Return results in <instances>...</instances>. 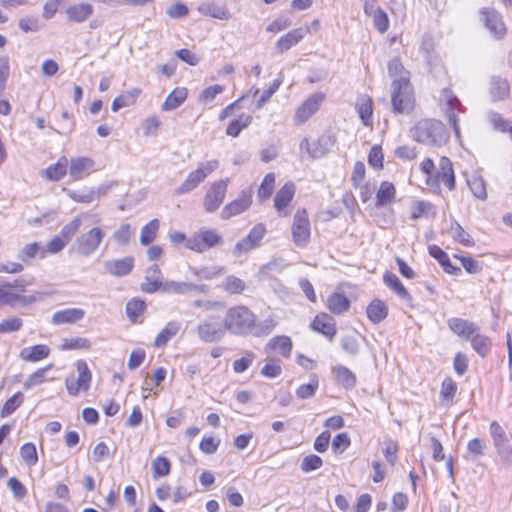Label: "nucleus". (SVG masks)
Segmentation results:
<instances>
[{"mask_svg": "<svg viewBox=\"0 0 512 512\" xmlns=\"http://www.w3.org/2000/svg\"><path fill=\"white\" fill-rule=\"evenodd\" d=\"M411 136L415 141L431 147H440L449 138L444 124L433 119L420 120L411 129Z\"/></svg>", "mask_w": 512, "mask_h": 512, "instance_id": "obj_1", "label": "nucleus"}, {"mask_svg": "<svg viewBox=\"0 0 512 512\" xmlns=\"http://www.w3.org/2000/svg\"><path fill=\"white\" fill-rule=\"evenodd\" d=\"M255 314L246 306L238 305L227 310L224 317V327L231 334L247 336L254 328Z\"/></svg>", "mask_w": 512, "mask_h": 512, "instance_id": "obj_2", "label": "nucleus"}, {"mask_svg": "<svg viewBox=\"0 0 512 512\" xmlns=\"http://www.w3.org/2000/svg\"><path fill=\"white\" fill-rule=\"evenodd\" d=\"M391 103L394 113H409L413 109L414 93L408 76H401L392 82Z\"/></svg>", "mask_w": 512, "mask_h": 512, "instance_id": "obj_3", "label": "nucleus"}, {"mask_svg": "<svg viewBox=\"0 0 512 512\" xmlns=\"http://www.w3.org/2000/svg\"><path fill=\"white\" fill-rule=\"evenodd\" d=\"M25 285L21 280H15L14 282H6L0 285V307L11 306L14 307L17 304L27 305L36 301V297L25 296Z\"/></svg>", "mask_w": 512, "mask_h": 512, "instance_id": "obj_4", "label": "nucleus"}, {"mask_svg": "<svg viewBox=\"0 0 512 512\" xmlns=\"http://www.w3.org/2000/svg\"><path fill=\"white\" fill-rule=\"evenodd\" d=\"M222 236L214 229H201L186 241V248L198 253L221 246Z\"/></svg>", "mask_w": 512, "mask_h": 512, "instance_id": "obj_5", "label": "nucleus"}, {"mask_svg": "<svg viewBox=\"0 0 512 512\" xmlns=\"http://www.w3.org/2000/svg\"><path fill=\"white\" fill-rule=\"evenodd\" d=\"M219 167L218 160H210L199 164L197 169L190 172L185 181L175 190V194L181 195L193 191L205 178Z\"/></svg>", "mask_w": 512, "mask_h": 512, "instance_id": "obj_6", "label": "nucleus"}, {"mask_svg": "<svg viewBox=\"0 0 512 512\" xmlns=\"http://www.w3.org/2000/svg\"><path fill=\"white\" fill-rule=\"evenodd\" d=\"M104 235L105 234L101 228L93 227L89 231L77 237L72 246V250L82 257H88L98 249Z\"/></svg>", "mask_w": 512, "mask_h": 512, "instance_id": "obj_7", "label": "nucleus"}, {"mask_svg": "<svg viewBox=\"0 0 512 512\" xmlns=\"http://www.w3.org/2000/svg\"><path fill=\"white\" fill-rule=\"evenodd\" d=\"M439 101H440L442 110L444 111L445 115L447 116L449 124L452 126V128L454 130L455 136L457 138H459L460 137V129L458 126L457 113H460L463 111L461 102L454 95V93L448 88H445L441 91Z\"/></svg>", "mask_w": 512, "mask_h": 512, "instance_id": "obj_8", "label": "nucleus"}, {"mask_svg": "<svg viewBox=\"0 0 512 512\" xmlns=\"http://www.w3.org/2000/svg\"><path fill=\"white\" fill-rule=\"evenodd\" d=\"M490 435L493 445L502 460L512 461V445L509 443L508 436L504 428L496 421L490 423Z\"/></svg>", "mask_w": 512, "mask_h": 512, "instance_id": "obj_9", "label": "nucleus"}, {"mask_svg": "<svg viewBox=\"0 0 512 512\" xmlns=\"http://www.w3.org/2000/svg\"><path fill=\"white\" fill-rule=\"evenodd\" d=\"M293 242L298 247H304L310 240V222L305 210H298L292 223Z\"/></svg>", "mask_w": 512, "mask_h": 512, "instance_id": "obj_10", "label": "nucleus"}, {"mask_svg": "<svg viewBox=\"0 0 512 512\" xmlns=\"http://www.w3.org/2000/svg\"><path fill=\"white\" fill-rule=\"evenodd\" d=\"M266 233L263 224L255 225L249 234L236 243L233 249V256L236 258L241 257L243 254L257 248Z\"/></svg>", "mask_w": 512, "mask_h": 512, "instance_id": "obj_11", "label": "nucleus"}, {"mask_svg": "<svg viewBox=\"0 0 512 512\" xmlns=\"http://www.w3.org/2000/svg\"><path fill=\"white\" fill-rule=\"evenodd\" d=\"M225 330L220 323L205 319L200 321L194 332L201 341L212 343L220 341L225 335Z\"/></svg>", "mask_w": 512, "mask_h": 512, "instance_id": "obj_12", "label": "nucleus"}, {"mask_svg": "<svg viewBox=\"0 0 512 512\" xmlns=\"http://www.w3.org/2000/svg\"><path fill=\"white\" fill-rule=\"evenodd\" d=\"M78 378L73 377L66 379V388L71 395H77L80 390H88L91 382V373L84 360L76 362Z\"/></svg>", "mask_w": 512, "mask_h": 512, "instance_id": "obj_13", "label": "nucleus"}, {"mask_svg": "<svg viewBox=\"0 0 512 512\" xmlns=\"http://www.w3.org/2000/svg\"><path fill=\"white\" fill-rule=\"evenodd\" d=\"M227 192V181L219 180L214 182L204 197V208L206 212H215L223 203Z\"/></svg>", "mask_w": 512, "mask_h": 512, "instance_id": "obj_14", "label": "nucleus"}, {"mask_svg": "<svg viewBox=\"0 0 512 512\" xmlns=\"http://www.w3.org/2000/svg\"><path fill=\"white\" fill-rule=\"evenodd\" d=\"M324 99L323 93H314L305 100L296 110L294 122L296 125L304 124L313 114H315Z\"/></svg>", "mask_w": 512, "mask_h": 512, "instance_id": "obj_15", "label": "nucleus"}, {"mask_svg": "<svg viewBox=\"0 0 512 512\" xmlns=\"http://www.w3.org/2000/svg\"><path fill=\"white\" fill-rule=\"evenodd\" d=\"M95 162L89 157H74L68 161V173L72 181H79L95 171Z\"/></svg>", "mask_w": 512, "mask_h": 512, "instance_id": "obj_16", "label": "nucleus"}, {"mask_svg": "<svg viewBox=\"0 0 512 512\" xmlns=\"http://www.w3.org/2000/svg\"><path fill=\"white\" fill-rule=\"evenodd\" d=\"M252 192L250 190H243L238 198L228 203L221 212L223 219H229L233 216L239 215L246 211L252 203Z\"/></svg>", "mask_w": 512, "mask_h": 512, "instance_id": "obj_17", "label": "nucleus"}, {"mask_svg": "<svg viewBox=\"0 0 512 512\" xmlns=\"http://www.w3.org/2000/svg\"><path fill=\"white\" fill-rule=\"evenodd\" d=\"M482 20L486 28L496 37L501 38L506 33V27L501 15L493 8L481 10Z\"/></svg>", "mask_w": 512, "mask_h": 512, "instance_id": "obj_18", "label": "nucleus"}, {"mask_svg": "<svg viewBox=\"0 0 512 512\" xmlns=\"http://www.w3.org/2000/svg\"><path fill=\"white\" fill-rule=\"evenodd\" d=\"M447 325L454 334L465 340H470L477 331H480L476 323L459 317L448 319Z\"/></svg>", "mask_w": 512, "mask_h": 512, "instance_id": "obj_19", "label": "nucleus"}, {"mask_svg": "<svg viewBox=\"0 0 512 512\" xmlns=\"http://www.w3.org/2000/svg\"><path fill=\"white\" fill-rule=\"evenodd\" d=\"M308 32V28H297L289 31L285 35L281 36L276 42V51L280 54L288 51L293 46L297 45Z\"/></svg>", "mask_w": 512, "mask_h": 512, "instance_id": "obj_20", "label": "nucleus"}, {"mask_svg": "<svg viewBox=\"0 0 512 512\" xmlns=\"http://www.w3.org/2000/svg\"><path fill=\"white\" fill-rule=\"evenodd\" d=\"M327 142L328 139L326 137H320L312 143L307 138H304L299 145L300 151L301 153H306L310 158L319 159L328 153Z\"/></svg>", "mask_w": 512, "mask_h": 512, "instance_id": "obj_21", "label": "nucleus"}, {"mask_svg": "<svg viewBox=\"0 0 512 512\" xmlns=\"http://www.w3.org/2000/svg\"><path fill=\"white\" fill-rule=\"evenodd\" d=\"M86 312L81 308H66L53 313L51 322L54 325L74 324L85 317Z\"/></svg>", "mask_w": 512, "mask_h": 512, "instance_id": "obj_22", "label": "nucleus"}, {"mask_svg": "<svg viewBox=\"0 0 512 512\" xmlns=\"http://www.w3.org/2000/svg\"><path fill=\"white\" fill-rule=\"evenodd\" d=\"M134 266V259L131 256H126L122 259L110 260L105 262V270L116 277H123L128 275Z\"/></svg>", "mask_w": 512, "mask_h": 512, "instance_id": "obj_23", "label": "nucleus"}, {"mask_svg": "<svg viewBox=\"0 0 512 512\" xmlns=\"http://www.w3.org/2000/svg\"><path fill=\"white\" fill-rule=\"evenodd\" d=\"M295 193V186L293 183H286L277 193L274 198V206L278 213L282 216H287V206L293 199Z\"/></svg>", "mask_w": 512, "mask_h": 512, "instance_id": "obj_24", "label": "nucleus"}, {"mask_svg": "<svg viewBox=\"0 0 512 512\" xmlns=\"http://www.w3.org/2000/svg\"><path fill=\"white\" fill-rule=\"evenodd\" d=\"M311 327L313 330L323 334L330 340H332L336 334L335 321L326 313L317 315L311 323Z\"/></svg>", "mask_w": 512, "mask_h": 512, "instance_id": "obj_25", "label": "nucleus"}, {"mask_svg": "<svg viewBox=\"0 0 512 512\" xmlns=\"http://www.w3.org/2000/svg\"><path fill=\"white\" fill-rule=\"evenodd\" d=\"M355 109L361 119V122L366 127H372V115H373V102L372 99L367 95H360L355 104Z\"/></svg>", "mask_w": 512, "mask_h": 512, "instance_id": "obj_26", "label": "nucleus"}, {"mask_svg": "<svg viewBox=\"0 0 512 512\" xmlns=\"http://www.w3.org/2000/svg\"><path fill=\"white\" fill-rule=\"evenodd\" d=\"M437 180L442 182L449 190L455 187V176L452 162L447 157H442L439 161V170L437 171Z\"/></svg>", "mask_w": 512, "mask_h": 512, "instance_id": "obj_27", "label": "nucleus"}, {"mask_svg": "<svg viewBox=\"0 0 512 512\" xmlns=\"http://www.w3.org/2000/svg\"><path fill=\"white\" fill-rule=\"evenodd\" d=\"M93 6L88 3H78L67 8L66 14L70 21L81 23L93 14Z\"/></svg>", "mask_w": 512, "mask_h": 512, "instance_id": "obj_28", "label": "nucleus"}, {"mask_svg": "<svg viewBox=\"0 0 512 512\" xmlns=\"http://www.w3.org/2000/svg\"><path fill=\"white\" fill-rule=\"evenodd\" d=\"M48 346L38 344L32 347H25L20 351V358L28 362H37L49 356Z\"/></svg>", "mask_w": 512, "mask_h": 512, "instance_id": "obj_29", "label": "nucleus"}, {"mask_svg": "<svg viewBox=\"0 0 512 512\" xmlns=\"http://www.w3.org/2000/svg\"><path fill=\"white\" fill-rule=\"evenodd\" d=\"M429 253L433 258H435L439 262V264L443 267L445 272L452 275H458L459 273H461V269L459 267H455L452 265L447 253L443 251L440 247L436 245L430 246Z\"/></svg>", "mask_w": 512, "mask_h": 512, "instance_id": "obj_30", "label": "nucleus"}, {"mask_svg": "<svg viewBox=\"0 0 512 512\" xmlns=\"http://www.w3.org/2000/svg\"><path fill=\"white\" fill-rule=\"evenodd\" d=\"M180 328L181 325L178 321L173 320L168 322L166 326L157 335L154 341V346L157 348L166 346L168 341L178 334Z\"/></svg>", "mask_w": 512, "mask_h": 512, "instance_id": "obj_31", "label": "nucleus"}, {"mask_svg": "<svg viewBox=\"0 0 512 512\" xmlns=\"http://www.w3.org/2000/svg\"><path fill=\"white\" fill-rule=\"evenodd\" d=\"M332 372L337 382L342 385L345 389H352L356 385L355 374L343 365H337L333 367Z\"/></svg>", "mask_w": 512, "mask_h": 512, "instance_id": "obj_32", "label": "nucleus"}, {"mask_svg": "<svg viewBox=\"0 0 512 512\" xmlns=\"http://www.w3.org/2000/svg\"><path fill=\"white\" fill-rule=\"evenodd\" d=\"M510 86L506 79L494 76L490 83V95L493 101L505 99L509 95Z\"/></svg>", "mask_w": 512, "mask_h": 512, "instance_id": "obj_33", "label": "nucleus"}, {"mask_svg": "<svg viewBox=\"0 0 512 512\" xmlns=\"http://www.w3.org/2000/svg\"><path fill=\"white\" fill-rule=\"evenodd\" d=\"M366 312L368 318L377 324L387 317L388 308L383 301L375 299L367 306Z\"/></svg>", "mask_w": 512, "mask_h": 512, "instance_id": "obj_34", "label": "nucleus"}, {"mask_svg": "<svg viewBox=\"0 0 512 512\" xmlns=\"http://www.w3.org/2000/svg\"><path fill=\"white\" fill-rule=\"evenodd\" d=\"M277 350L285 357L289 358L292 352V341L288 336L273 337L266 345V350Z\"/></svg>", "mask_w": 512, "mask_h": 512, "instance_id": "obj_35", "label": "nucleus"}, {"mask_svg": "<svg viewBox=\"0 0 512 512\" xmlns=\"http://www.w3.org/2000/svg\"><path fill=\"white\" fill-rule=\"evenodd\" d=\"M200 13L219 20H229L231 13L225 6H220L214 3H205L199 7Z\"/></svg>", "mask_w": 512, "mask_h": 512, "instance_id": "obj_36", "label": "nucleus"}, {"mask_svg": "<svg viewBox=\"0 0 512 512\" xmlns=\"http://www.w3.org/2000/svg\"><path fill=\"white\" fill-rule=\"evenodd\" d=\"M68 169V159L61 157L57 163L50 165L44 170L45 177L50 181H59L62 179Z\"/></svg>", "mask_w": 512, "mask_h": 512, "instance_id": "obj_37", "label": "nucleus"}, {"mask_svg": "<svg viewBox=\"0 0 512 512\" xmlns=\"http://www.w3.org/2000/svg\"><path fill=\"white\" fill-rule=\"evenodd\" d=\"M36 256H39V258L41 259L46 257L45 249L36 242L26 244L18 252V259L24 263H28L31 259L35 258Z\"/></svg>", "mask_w": 512, "mask_h": 512, "instance_id": "obj_38", "label": "nucleus"}, {"mask_svg": "<svg viewBox=\"0 0 512 512\" xmlns=\"http://www.w3.org/2000/svg\"><path fill=\"white\" fill-rule=\"evenodd\" d=\"M383 280H384V283L389 288H391L397 294V296L399 298L406 300V301H411L412 298H411L410 294L408 293L406 288L403 286V284L401 283V281L395 274H393L391 272H386L384 274Z\"/></svg>", "mask_w": 512, "mask_h": 512, "instance_id": "obj_39", "label": "nucleus"}, {"mask_svg": "<svg viewBox=\"0 0 512 512\" xmlns=\"http://www.w3.org/2000/svg\"><path fill=\"white\" fill-rule=\"evenodd\" d=\"M329 310L334 314H342L350 307L349 299L342 293H333L327 299Z\"/></svg>", "mask_w": 512, "mask_h": 512, "instance_id": "obj_40", "label": "nucleus"}, {"mask_svg": "<svg viewBox=\"0 0 512 512\" xmlns=\"http://www.w3.org/2000/svg\"><path fill=\"white\" fill-rule=\"evenodd\" d=\"M469 341L471 343L472 348L481 357H485L491 350V347H492L491 339L488 336L481 334L480 331H477L472 336V338H470Z\"/></svg>", "mask_w": 512, "mask_h": 512, "instance_id": "obj_41", "label": "nucleus"}, {"mask_svg": "<svg viewBox=\"0 0 512 512\" xmlns=\"http://www.w3.org/2000/svg\"><path fill=\"white\" fill-rule=\"evenodd\" d=\"M141 94V89L133 88L132 90L126 92L123 95L116 97L113 102L111 109L113 112L119 111L121 108L131 106L135 104L136 99Z\"/></svg>", "mask_w": 512, "mask_h": 512, "instance_id": "obj_42", "label": "nucleus"}, {"mask_svg": "<svg viewBox=\"0 0 512 512\" xmlns=\"http://www.w3.org/2000/svg\"><path fill=\"white\" fill-rule=\"evenodd\" d=\"M187 97V90L185 88L174 89L165 99L161 108L164 111H170L179 107Z\"/></svg>", "mask_w": 512, "mask_h": 512, "instance_id": "obj_43", "label": "nucleus"}, {"mask_svg": "<svg viewBox=\"0 0 512 512\" xmlns=\"http://www.w3.org/2000/svg\"><path fill=\"white\" fill-rule=\"evenodd\" d=\"M63 191L69 198L78 203L88 204L97 200V192L94 191V188H86L82 191L63 188Z\"/></svg>", "mask_w": 512, "mask_h": 512, "instance_id": "obj_44", "label": "nucleus"}, {"mask_svg": "<svg viewBox=\"0 0 512 512\" xmlns=\"http://www.w3.org/2000/svg\"><path fill=\"white\" fill-rule=\"evenodd\" d=\"M395 194L396 189L391 182H382L376 194L377 206H384L391 203L395 198Z\"/></svg>", "mask_w": 512, "mask_h": 512, "instance_id": "obj_45", "label": "nucleus"}, {"mask_svg": "<svg viewBox=\"0 0 512 512\" xmlns=\"http://www.w3.org/2000/svg\"><path fill=\"white\" fill-rule=\"evenodd\" d=\"M467 184L476 198L480 200H485L487 198L486 183L481 176L476 174L471 175L467 179Z\"/></svg>", "mask_w": 512, "mask_h": 512, "instance_id": "obj_46", "label": "nucleus"}, {"mask_svg": "<svg viewBox=\"0 0 512 512\" xmlns=\"http://www.w3.org/2000/svg\"><path fill=\"white\" fill-rule=\"evenodd\" d=\"M277 321L275 317L270 316L263 321L256 322V317L254 318V328L252 329L251 335L255 337H263L269 335L273 329L276 327Z\"/></svg>", "mask_w": 512, "mask_h": 512, "instance_id": "obj_47", "label": "nucleus"}, {"mask_svg": "<svg viewBox=\"0 0 512 512\" xmlns=\"http://www.w3.org/2000/svg\"><path fill=\"white\" fill-rule=\"evenodd\" d=\"M86 214H81L76 217H74L70 222L65 224L61 231L59 232V236L63 239H66V242L69 243V241L73 238V236L77 233L79 230L82 219Z\"/></svg>", "mask_w": 512, "mask_h": 512, "instance_id": "obj_48", "label": "nucleus"}, {"mask_svg": "<svg viewBox=\"0 0 512 512\" xmlns=\"http://www.w3.org/2000/svg\"><path fill=\"white\" fill-rule=\"evenodd\" d=\"M220 287L230 294H241L246 289V284L242 279L231 275L224 279Z\"/></svg>", "mask_w": 512, "mask_h": 512, "instance_id": "obj_49", "label": "nucleus"}, {"mask_svg": "<svg viewBox=\"0 0 512 512\" xmlns=\"http://www.w3.org/2000/svg\"><path fill=\"white\" fill-rule=\"evenodd\" d=\"M153 478L158 479L160 477L167 476L171 470V463L168 458L163 456H157L151 463Z\"/></svg>", "mask_w": 512, "mask_h": 512, "instance_id": "obj_50", "label": "nucleus"}, {"mask_svg": "<svg viewBox=\"0 0 512 512\" xmlns=\"http://www.w3.org/2000/svg\"><path fill=\"white\" fill-rule=\"evenodd\" d=\"M450 234L455 241L459 242L460 244L466 247H471L474 245V240L472 239L470 234L467 233L463 229V227L457 222H454L451 225Z\"/></svg>", "mask_w": 512, "mask_h": 512, "instance_id": "obj_51", "label": "nucleus"}, {"mask_svg": "<svg viewBox=\"0 0 512 512\" xmlns=\"http://www.w3.org/2000/svg\"><path fill=\"white\" fill-rule=\"evenodd\" d=\"M20 456L27 466H35L38 462V454L35 444L31 442L23 444L20 447Z\"/></svg>", "mask_w": 512, "mask_h": 512, "instance_id": "obj_52", "label": "nucleus"}, {"mask_svg": "<svg viewBox=\"0 0 512 512\" xmlns=\"http://www.w3.org/2000/svg\"><path fill=\"white\" fill-rule=\"evenodd\" d=\"M159 229V221L157 219L151 220L141 229L140 242L142 245L150 244L156 237Z\"/></svg>", "mask_w": 512, "mask_h": 512, "instance_id": "obj_53", "label": "nucleus"}, {"mask_svg": "<svg viewBox=\"0 0 512 512\" xmlns=\"http://www.w3.org/2000/svg\"><path fill=\"white\" fill-rule=\"evenodd\" d=\"M435 215L434 207L431 203L425 201H417L415 202L412 212L411 218L413 220H417L421 217H429Z\"/></svg>", "mask_w": 512, "mask_h": 512, "instance_id": "obj_54", "label": "nucleus"}, {"mask_svg": "<svg viewBox=\"0 0 512 512\" xmlns=\"http://www.w3.org/2000/svg\"><path fill=\"white\" fill-rule=\"evenodd\" d=\"M319 387V380L316 375L311 377V381L308 384H303L296 390V396L299 399H308L315 395Z\"/></svg>", "mask_w": 512, "mask_h": 512, "instance_id": "obj_55", "label": "nucleus"}, {"mask_svg": "<svg viewBox=\"0 0 512 512\" xmlns=\"http://www.w3.org/2000/svg\"><path fill=\"white\" fill-rule=\"evenodd\" d=\"M191 287L189 282L165 281L163 283V292L183 295L191 292Z\"/></svg>", "mask_w": 512, "mask_h": 512, "instance_id": "obj_56", "label": "nucleus"}, {"mask_svg": "<svg viewBox=\"0 0 512 512\" xmlns=\"http://www.w3.org/2000/svg\"><path fill=\"white\" fill-rule=\"evenodd\" d=\"M274 187H275V175H274V173H268L264 177V179L258 189V197L262 200H267L272 195V193L274 191Z\"/></svg>", "mask_w": 512, "mask_h": 512, "instance_id": "obj_57", "label": "nucleus"}, {"mask_svg": "<svg viewBox=\"0 0 512 512\" xmlns=\"http://www.w3.org/2000/svg\"><path fill=\"white\" fill-rule=\"evenodd\" d=\"M145 302L140 299H132L126 304V314L131 322H136L139 315L145 310Z\"/></svg>", "mask_w": 512, "mask_h": 512, "instance_id": "obj_58", "label": "nucleus"}, {"mask_svg": "<svg viewBox=\"0 0 512 512\" xmlns=\"http://www.w3.org/2000/svg\"><path fill=\"white\" fill-rule=\"evenodd\" d=\"M52 368V364H48L44 368H40L34 373H32L27 380L23 384V388L25 390H29L30 388L40 385L45 381V373L46 371L50 370Z\"/></svg>", "mask_w": 512, "mask_h": 512, "instance_id": "obj_59", "label": "nucleus"}, {"mask_svg": "<svg viewBox=\"0 0 512 512\" xmlns=\"http://www.w3.org/2000/svg\"><path fill=\"white\" fill-rule=\"evenodd\" d=\"M194 274L205 280H212L225 274V268L221 266L202 267L195 270Z\"/></svg>", "mask_w": 512, "mask_h": 512, "instance_id": "obj_60", "label": "nucleus"}, {"mask_svg": "<svg viewBox=\"0 0 512 512\" xmlns=\"http://www.w3.org/2000/svg\"><path fill=\"white\" fill-rule=\"evenodd\" d=\"M454 257L460 261L464 269L470 274H478L483 269V264L471 257L460 256L458 254H455Z\"/></svg>", "mask_w": 512, "mask_h": 512, "instance_id": "obj_61", "label": "nucleus"}, {"mask_svg": "<svg viewBox=\"0 0 512 512\" xmlns=\"http://www.w3.org/2000/svg\"><path fill=\"white\" fill-rule=\"evenodd\" d=\"M23 395L21 392H17L12 395L3 405L1 409V417L11 415L22 403Z\"/></svg>", "mask_w": 512, "mask_h": 512, "instance_id": "obj_62", "label": "nucleus"}, {"mask_svg": "<svg viewBox=\"0 0 512 512\" xmlns=\"http://www.w3.org/2000/svg\"><path fill=\"white\" fill-rule=\"evenodd\" d=\"M372 17H373L374 25L380 33H384L388 30L389 19H388L386 12L383 9L377 8V9L373 10Z\"/></svg>", "mask_w": 512, "mask_h": 512, "instance_id": "obj_63", "label": "nucleus"}, {"mask_svg": "<svg viewBox=\"0 0 512 512\" xmlns=\"http://www.w3.org/2000/svg\"><path fill=\"white\" fill-rule=\"evenodd\" d=\"M488 119L491 125L502 132L509 131L511 133L512 125L509 121L504 119L499 113L490 112L488 114Z\"/></svg>", "mask_w": 512, "mask_h": 512, "instance_id": "obj_64", "label": "nucleus"}]
</instances>
